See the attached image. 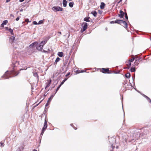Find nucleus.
Segmentation results:
<instances>
[{
	"label": "nucleus",
	"instance_id": "obj_1",
	"mask_svg": "<svg viewBox=\"0 0 151 151\" xmlns=\"http://www.w3.org/2000/svg\"><path fill=\"white\" fill-rule=\"evenodd\" d=\"M19 72L17 74L16 72L14 70H13L10 72H8L7 71L6 72L4 75L2 76V78H4L5 79H6L9 78L10 77L17 75Z\"/></svg>",
	"mask_w": 151,
	"mask_h": 151
},
{
	"label": "nucleus",
	"instance_id": "obj_2",
	"mask_svg": "<svg viewBox=\"0 0 151 151\" xmlns=\"http://www.w3.org/2000/svg\"><path fill=\"white\" fill-rule=\"evenodd\" d=\"M109 142H110L111 147L110 149L112 151L115 148V146L113 145V144L115 141V139L114 138H111L110 139H109Z\"/></svg>",
	"mask_w": 151,
	"mask_h": 151
},
{
	"label": "nucleus",
	"instance_id": "obj_3",
	"mask_svg": "<svg viewBox=\"0 0 151 151\" xmlns=\"http://www.w3.org/2000/svg\"><path fill=\"white\" fill-rule=\"evenodd\" d=\"M52 10L55 12H58L59 11H62L63 10L62 8L60 7V6H54L52 7Z\"/></svg>",
	"mask_w": 151,
	"mask_h": 151
},
{
	"label": "nucleus",
	"instance_id": "obj_4",
	"mask_svg": "<svg viewBox=\"0 0 151 151\" xmlns=\"http://www.w3.org/2000/svg\"><path fill=\"white\" fill-rule=\"evenodd\" d=\"M36 47L37 49L40 51L43 52L45 53L47 52V51H45L44 50H43L42 48L43 47H42L41 46L39 45L38 44L37 45H36Z\"/></svg>",
	"mask_w": 151,
	"mask_h": 151
},
{
	"label": "nucleus",
	"instance_id": "obj_5",
	"mask_svg": "<svg viewBox=\"0 0 151 151\" xmlns=\"http://www.w3.org/2000/svg\"><path fill=\"white\" fill-rule=\"evenodd\" d=\"M83 24H84V25L81 30V32H83L85 31L86 30L88 27L87 24L86 23L83 22Z\"/></svg>",
	"mask_w": 151,
	"mask_h": 151
},
{
	"label": "nucleus",
	"instance_id": "obj_6",
	"mask_svg": "<svg viewBox=\"0 0 151 151\" xmlns=\"http://www.w3.org/2000/svg\"><path fill=\"white\" fill-rule=\"evenodd\" d=\"M38 45V42H35L30 44L29 46V47L30 48H32L34 47L35 46L36 47V45Z\"/></svg>",
	"mask_w": 151,
	"mask_h": 151
},
{
	"label": "nucleus",
	"instance_id": "obj_7",
	"mask_svg": "<svg viewBox=\"0 0 151 151\" xmlns=\"http://www.w3.org/2000/svg\"><path fill=\"white\" fill-rule=\"evenodd\" d=\"M19 64V62L16 61H14L12 62V68L14 69V67L18 65Z\"/></svg>",
	"mask_w": 151,
	"mask_h": 151
},
{
	"label": "nucleus",
	"instance_id": "obj_8",
	"mask_svg": "<svg viewBox=\"0 0 151 151\" xmlns=\"http://www.w3.org/2000/svg\"><path fill=\"white\" fill-rule=\"evenodd\" d=\"M102 71H101V72L104 73H109V68H102Z\"/></svg>",
	"mask_w": 151,
	"mask_h": 151
},
{
	"label": "nucleus",
	"instance_id": "obj_9",
	"mask_svg": "<svg viewBox=\"0 0 151 151\" xmlns=\"http://www.w3.org/2000/svg\"><path fill=\"white\" fill-rule=\"evenodd\" d=\"M47 119L46 117H45V122L44 124V126L42 128V129L45 130L47 128Z\"/></svg>",
	"mask_w": 151,
	"mask_h": 151
},
{
	"label": "nucleus",
	"instance_id": "obj_10",
	"mask_svg": "<svg viewBox=\"0 0 151 151\" xmlns=\"http://www.w3.org/2000/svg\"><path fill=\"white\" fill-rule=\"evenodd\" d=\"M120 14H119V16L120 17V18H122L124 16V13L122 10L120 11Z\"/></svg>",
	"mask_w": 151,
	"mask_h": 151
},
{
	"label": "nucleus",
	"instance_id": "obj_11",
	"mask_svg": "<svg viewBox=\"0 0 151 151\" xmlns=\"http://www.w3.org/2000/svg\"><path fill=\"white\" fill-rule=\"evenodd\" d=\"M121 23L123 24L124 25L123 26L125 28H126L127 27V24L125 21L122 20V21H121Z\"/></svg>",
	"mask_w": 151,
	"mask_h": 151
},
{
	"label": "nucleus",
	"instance_id": "obj_12",
	"mask_svg": "<svg viewBox=\"0 0 151 151\" xmlns=\"http://www.w3.org/2000/svg\"><path fill=\"white\" fill-rule=\"evenodd\" d=\"M8 21L7 20H5L3 21V23L1 24V27H4V25H6L8 23Z\"/></svg>",
	"mask_w": 151,
	"mask_h": 151
},
{
	"label": "nucleus",
	"instance_id": "obj_13",
	"mask_svg": "<svg viewBox=\"0 0 151 151\" xmlns=\"http://www.w3.org/2000/svg\"><path fill=\"white\" fill-rule=\"evenodd\" d=\"M15 37H14L13 36H12L9 38V41L12 44V42H13V41L15 40Z\"/></svg>",
	"mask_w": 151,
	"mask_h": 151
},
{
	"label": "nucleus",
	"instance_id": "obj_14",
	"mask_svg": "<svg viewBox=\"0 0 151 151\" xmlns=\"http://www.w3.org/2000/svg\"><path fill=\"white\" fill-rule=\"evenodd\" d=\"M46 41H42L39 45L41 46L42 47H43V46L46 44Z\"/></svg>",
	"mask_w": 151,
	"mask_h": 151
},
{
	"label": "nucleus",
	"instance_id": "obj_15",
	"mask_svg": "<svg viewBox=\"0 0 151 151\" xmlns=\"http://www.w3.org/2000/svg\"><path fill=\"white\" fill-rule=\"evenodd\" d=\"M105 5V4L104 2H101V5L100 7L101 9H103Z\"/></svg>",
	"mask_w": 151,
	"mask_h": 151
},
{
	"label": "nucleus",
	"instance_id": "obj_16",
	"mask_svg": "<svg viewBox=\"0 0 151 151\" xmlns=\"http://www.w3.org/2000/svg\"><path fill=\"white\" fill-rule=\"evenodd\" d=\"M122 21V20L121 19H117L115 21V23L121 24V21Z\"/></svg>",
	"mask_w": 151,
	"mask_h": 151
},
{
	"label": "nucleus",
	"instance_id": "obj_17",
	"mask_svg": "<svg viewBox=\"0 0 151 151\" xmlns=\"http://www.w3.org/2000/svg\"><path fill=\"white\" fill-rule=\"evenodd\" d=\"M55 95V93H54V94L50 96V97L48 99V101L50 102Z\"/></svg>",
	"mask_w": 151,
	"mask_h": 151
},
{
	"label": "nucleus",
	"instance_id": "obj_18",
	"mask_svg": "<svg viewBox=\"0 0 151 151\" xmlns=\"http://www.w3.org/2000/svg\"><path fill=\"white\" fill-rule=\"evenodd\" d=\"M90 17H85L84 19V20L87 22H90V20H89Z\"/></svg>",
	"mask_w": 151,
	"mask_h": 151
},
{
	"label": "nucleus",
	"instance_id": "obj_19",
	"mask_svg": "<svg viewBox=\"0 0 151 151\" xmlns=\"http://www.w3.org/2000/svg\"><path fill=\"white\" fill-rule=\"evenodd\" d=\"M60 60V58H59V57L57 58L55 61V62L54 63V64L55 65Z\"/></svg>",
	"mask_w": 151,
	"mask_h": 151
},
{
	"label": "nucleus",
	"instance_id": "obj_20",
	"mask_svg": "<svg viewBox=\"0 0 151 151\" xmlns=\"http://www.w3.org/2000/svg\"><path fill=\"white\" fill-rule=\"evenodd\" d=\"M67 2L66 0L63 1V4L64 7H66L67 6Z\"/></svg>",
	"mask_w": 151,
	"mask_h": 151
},
{
	"label": "nucleus",
	"instance_id": "obj_21",
	"mask_svg": "<svg viewBox=\"0 0 151 151\" xmlns=\"http://www.w3.org/2000/svg\"><path fill=\"white\" fill-rule=\"evenodd\" d=\"M136 68L134 67L131 68L130 69V71L131 72H134L136 71Z\"/></svg>",
	"mask_w": 151,
	"mask_h": 151
},
{
	"label": "nucleus",
	"instance_id": "obj_22",
	"mask_svg": "<svg viewBox=\"0 0 151 151\" xmlns=\"http://www.w3.org/2000/svg\"><path fill=\"white\" fill-rule=\"evenodd\" d=\"M91 14L93 15L94 17H96L97 14V13L96 11H93L91 12Z\"/></svg>",
	"mask_w": 151,
	"mask_h": 151
},
{
	"label": "nucleus",
	"instance_id": "obj_23",
	"mask_svg": "<svg viewBox=\"0 0 151 151\" xmlns=\"http://www.w3.org/2000/svg\"><path fill=\"white\" fill-rule=\"evenodd\" d=\"M144 96L147 99L150 103H151V100L148 97L145 95H144Z\"/></svg>",
	"mask_w": 151,
	"mask_h": 151
},
{
	"label": "nucleus",
	"instance_id": "obj_24",
	"mask_svg": "<svg viewBox=\"0 0 151 151\" xmlns=\"http://www.w3.org/2000/svg\"><path fill=\"white\" fill-rule=\"evenodd\" d=\"M125 77L127 78H129L130 77V73H127L125 75Z\"/></svg>",
	"mask_w": 151,
	"mask_h": 151
},
{
	"label": "nucleus",
	"instance_id": "obj_25",
	"mask_svg": "<svg viewBox=\"0 0 151 151\" xmlns=\"http://www.w3.org/2000/svg\"><path fill=\"white\" fill-rule=\"evenodd\" d=\"M74 3L73 2H70L69 4V6L71 8L73 6Z\"/></svg>",
	"mask_w": 151,
	"mask_h": 151
},
{
	"label": "nucleus",
	"instance_id": "obj_26",
	"mask_svg": "<svg viewBox=\"0 0 151 151\" xmlns=\"http://www.w3.org/2000/svg\"><path fill=\"white\" fill-rule=\"evenodd\" d=\"M58 55L59 57H62L63 56V53L62 52H59Z\"/></svg>",
	"mask_w": 151,
	"mask_h": 151
},
{
	"label": "nucleus",
	"instance_id": "obj_27",
	"mask_svg": "<svg viewBox=\"0 0 151 151\" xmlns=\"http://www.w3.org/2000/svg\"><path fill=\"white\" fill-rule=\"evenodd\" d=\"M33 75L35 77H36L37 80H38L39 76H38V73H34Z\"/></svg>",
	"mask_w": 151,
	"mask_h": 151
},
{
	"label": "nucleus",
	"instance_id": "obj_28",
	"mask_svg": "<svg viewBox=\"0 0 151 151\" xmlns=\"http://www.w3.org/2000/svg\"><path fill=\"white\" fill-rule=\"evenodd\" d=\"M9 31L10 32L12 35H14L13 31L12 29L9 28Z\"/></svg>",
	"mask_w": 151,
	"mask_h": 151
},
{
	"label": "nucleus",
	"instance_id": "obj_29",
	"mask_svg": "<svg viewBox=\"0 0 151 151\" xmlns=\"http://www.w3.org/2000/svg\"><path fill=\"white\" fill-rule=\"evenodd\" d=\"M67 79L66 78H65L62 81L60 85L62 86L64 83L67 80Z\"/></svg>",
	"mask_w": 151,
	"mask_h": 151
},
{
	"label": "nucleus",
	"instance_id": "obj_30",
	"mask_svg": "<svg viewBox=\"0 0 151 151\" xmlns=\"http://www.w3.org/2000/svg\"><path fill=\"white\" fill-rule=\"evenodd\" d=\"M61 86L60 85L57 87V88L56 89V91H55V94L56 93H57V91H58V90H59V88H60V87H61Z\"/></svg>",
	"mask_w": 151,
	"mask_h": 151
},
{
	"label": "nucleus",
	"instance_id": "obj_31",
	"mask_svg": "<svg viewBox=\"0 0 151 151\" xmlns=\"http://www.w3.org/2000/svg\"><path fill=\"white\" fill-rule=\"evenodd\" d=\"M135 58H134L133 57L132 58V59H131L129 60V62H130V63L131 62H132L135 59Z\"/></svg>",
	"mask_w": 151,
	"mask_h": 151
},
{
	"label": "nucleus",
	"instance_id": "obj_32",
	"mask_svg": "<svg viewBox=\"0 0 151 151\" xmlns=\"http://www.w3.org/2000/svg\"><path fill=\"white\" fill-rule=\"evenodd\" d=\"M4 143L1 142H0V147H3L4 146Z\"/></svg>",
	"mask_w": 151,
	"mask_h": 151
},
{
	"label": "nucleus",
	"instance_id": "obj_33",
	"mask_svg": "<svg viewBox=\"0 0 151 151\" xmlns=\"http://www.w3.org/2000/svg\"><path fill=\"white\" fill-rule=\"evenodd\" d=\"M124 14L125 15V17L126 19L128 20V16H127V13L125 12Z\"/></svg>",
	"mask_w": 151,
	"mask_h": 151
},
{
	"label": "nucleus",
	"instance_id": "obj_34",
	"mask_svg": "<svg viewBox=\"0 0 151 151\" xmlns=\"http://www.w3.org/2000/svg\"><path fill=\"white\" fill-rule=\"evenodd\" d=\"M137 135L138 136V137L137 136V137L135 138V139H136H136H138L139 137V135H140V133H137Z\"/></svg>",
	"mask_w": 151,
	"mask_h": 151
},
{
	"label": "nucleus",
	"instance_id": "obj_35",
	"mask_svg": "<svg viewBox=\"0 0 151 151\" xmlns=\"http://www.w3.org/2000/svg\"><path fill=\"white\" fill-rule=\"evenodd\" d=\"M131 65V63L129 61L128 62V64H127V67H130Z\"/></svg>",
	"mask_w": 151,
	"mask_h": 151
},
{
	"label": "nucleus",
	"instance_id": "obj_36",
	"mask_svg": "<svg viewBox=\"0 0 151 151\" xmlns=\"http://www.w3.org/2000/svg\"><path fill=\"white\" fill-rule=\"evenodd\" d=\"M43 22V21L42 20H40L39 22L38 23V24H42Z\"/></svg>",
	"mask_w": 151,
	"mask_h": 151
},
{
	"label": "nucleus",
	"instance_id": "obj_37",
	"mask_svg": "<svg viewBox=\"0 0 151 151\" xmlns=\"http://www.w3.org/2000/svg\"><path fill=\"white\" fill-rule=\"evenodd\" d=\"M141 59V58H138V57H137L136 58L135 61L136 62L137 61H139Z\"/></svg>",
	"mask_w": 151,
	"mask_h": 151
},
{
	"label": "nucleus",
	"instance_id": "obj_38",
	"mask_svg": "<svg viewBox=\"0 0 151 151\" xmlns=\"http://www.w3.org/2000/svg\"><path fill=\"white\" fill-rule=\"evenodd\" d=\"M132 78L133 80V83H134V79H135V75H134V76H132Z\"/></svg>",
	"mask_w": 151,
	"mask_h": 151
},
{
	"label": "nucleus",
	"instance_id": "obj_39",
	"mask_svg": "<svg viewBox=\"0 0 151 151\" xmlns=\"http://www.w3.org/2000/svg\"><path fill=\"white\" fill-rule=\"evenodd\" d=\"M45 130L42 129V132L41 133V135H42L44 133Z\"/></svg>",
	"mask_w": 151,
	"mask_h": 151
},
{
	"label": "nucleus",
	"instance_id": "obj_40",
	"mask_svg": "<svg viewBox=\"0 0 151 151\" xmlns=\"http://www.w3.org/2000/svg\"><path fill=\"white\" fill-rule=\"evenodd\" d=\"M81 73V71L80 70H77L76 71V73Z\"/></svg>",
	"mask_w": 151,
	"mask_h": 151
},
{
	"label": "nucleus",
	"instance_id": "obj_41",
	"mask_svg": "<svg viewBox=\"0 0 151 151\" xmlns=\"http://www.w3.org/2000/svg\"><path fill=\"white\" fill-rule=\"evenodd\" d=\"M33 23L35 25H36V24H38V23H37V22L35 21H33Z\"/></svg>",
	"mask_w": 151,
	"mask_h": 151
},
{
	"label": "nucleus",
	"instance_id": "obj_42",
	"mask_svg": "<svg viewBox=\"0 0 151 151\" xmlns=\"http://www.w3.org/2000/svg\"><path fill=\"white\" fill-rule=\"evenodd\" d=\"M98 11H99V14H101L102 13V11L101 10H98Z\"/></svg>",
	"mask_w": 151,
	"mask_h": 151
},
{
	"label": "nucleus",
	"instance_id": "obj_43",
	"mask_svg": "<svg viewBox=\"0 0 151 151\" xmlns=\"http://www.w3.org/2000/svg\"><path fill=\"white\" fill-rule=\"evenodd\" d=\"M50 84H49L48 83L46 87L45 88H47L49 87L50 86Z\"/></svg>",
	"mask_w": 151,
	"mask_h": 151
},
{
	"label": "nucleus",
	"instance_id": "obj_44",
	"mask_svg": "<svg viewBox=\"0 0 151 151\" xmlns=\"http://www.w3.org/2000/svg\"><path fill=\"white\" fill-rule=\"evenodd\" d=\"M49 101H47V103L45 105V106H47L49 105Z\"/></svg>",
	"mask_w": 151,
	"mask_h": 151
},
{
	"label": "nucleus",
	"instance_id": "obj_45",
	"mask_svg": "<svg viewBox=\"0 0 151 151\" xmlns=\"http://www.w3.org/2000/svg\"><path fill=\"white\" fill-rule=\"evenodd\" d=\"M70 74V72L68 73L65 76L67 77Z\"/></svg>",
	"mask_w": 151,
	"mask_h": 151
},
{
	"label": "nucleus",
	"instance_id": "obj_46",
	"mask_svg": "<svg viewBox=\"0 0 151 151\" xmlns=\"http://www.w3.org/2000/svg\"><path fill=\"white\" fill-rule=\"evenodd\" d=\"M19 19V17H18L16 19V20L17 21H18Z\"/></svg>",
	"mask_w": 151,
	"mask_h": 151
},
{
	"label": "nucleus",
	"instance_id": "obj_47",
	"mask_svg": "<svg viewBox=\"0 0 151 151\" xmlns=\"http://www.w3.org/2000/svg\"><path fill=\"white\" fill-rule=\"evenodd\" d=\"M110 23L111 24H114L115 23V21H111L110 22Z\"/></svg>",
	"mask_w": 151,
	"mask_h": 151
},
{
	"label": "nucleus",
	"instance_id": "obj_48",
	"mask_svg": "<svg viewBox=\"0 0 151 151\" xmlns=\"http://www.w3.org/2000/svg\"><path fill=\"white\" fill-rule=\"evenodd\" d=\"M81 73H83V72H86V70H81Z\"/></svg>",
	"mask_w": 151,
	"mask_h": 151
},
{
	"label": "nucleus",
	"instance_id": "obj_49",
	"mask_svg": "<svg viewBox=\"0 0 151 151\" xmlns=\"http://www.w3.org/2000/svg\"><path fill=\"white\" fill-rule=\"evenodd\" d=\"M25 21L26 22H29V19H25Z\"/></svg>",
	"mask_w": 151,
	"mask_h": 151
},
{
	"label": "nucleus",
	"instance_id": "obj_50",
	"mask_svg": "<svg viewBox=\"0 0 151 151\" xmlns=\"http://www.w3.org/2000/svg\"><path fill=\"white\" fill-rule=\"evenodd\" d=\"M51 83V79H50L49 82H48V83L50 84Z\"/></svg>",
	"mask_w": 151,
	"mask_h": 151
},
{
	"label": "nucleus",
	"instance_id": "obj_51",
	"mask_svg": "<svg viewBox=\"0 0 151 151\" xmlns=\"http://www.w3.org/2000/svg\"><path fill=\"white\" fill-rule=\"evenodd\" d=\"M10 16L11 17H14L13 15V14H11L10 15Z\"/></svg>",
	"mask_w": 151,
	"mask_h": 151
},
{
	"label": "nucleus",
	"instance_id": "obj_52",
	"mask_svg": "<svg viewBox=\"0 0 151 151\" xmlns=\"http://www.w3.org/2000/svg\"><path fill=\"white\" fill-rule=\"evenodd\" d=\"M5 29H6V30H8V31H9V29L7 27H6Z\"/></svg>",
	"mask_w": 151,
	"mask_h": 151
},
{
	"label": "nucleus",
	"instance_id": "obj_53",
	"mask_svg": "<svg viewBox=\"0 0 151 151\" xmlns=\"http://www.w3.org/2000/svg\"><path fill=\"white\" fill-rule=\"evenodd\" d=\"M10 0H6V3H8V2H9Z\"/></svg>",
	"mask_w": 151,
	"mask_h": 151
},
{
	"label": "nucleus",
	"instance_id": "obj_54",
	"mask_svg": "<svg viewBox=\"0 0 151 151\" xmlns=\"http://www.w3.org/2000/svg\"><path fill=\"white\" fill-rule=\"evenodd\" d=\"M24 0H19V1L21 2H22Z\"/></svg>",
	"mask_w": 151,
	"mask_h": 151
},
{
	"label": "nucleus",
	"instance_id": "obj_55",
	"mask_svg": "<svg viewBox=\"0 0 151 151\" xmlns=\"http://www.w3.org/2000/svg\"><path fill=\"white\" fill-rule=\"evenodd\" d=\"M122 0H120L118 2V3H120L122 1Z\"/></svg>",
	"mask_w": 151,
	"mask_h": 151
},
{
	"label": "nucleus",
	"instance_id": "obj_56",
	"mask_svg": "<svg viewBox=\"0 0 151 151\" xmlns=\"http://www.w3.org/2000/svg\"><path fill=\"white\" fill-rule=\"evenodd\" d=\"M33 151H37V150H36L34 149L33 150Z\"/></svg>",
	"mask_w": 151,
	"mask_h": 151
},
{
	"label": "nucleus",
	"instance_id": "obj_57",
	"mask_svg": "<svg viewBox=\"0 0 151 151\" xmlns=\"http://www.w3.org/2000/svg\"><path fill=\"white\" fill-rule=\"evenodd\" d=\"M70 125H71V126L73 127V124H70Z\"/></svg>",
	"mask_w": 151,
	"mask_h": 151
},
{
	"label": "nucleus",
	"instance_id": "obj_58",
	"mask_svg": "<svg viewBox=\"0 0 151 151\" xmlns=\"http://www.w3.org/2000/svg\"><path fill=\"white\" fill-rule=\"evenodd\" d=\"M40 103H38V104H37L36 106H35H35H37V105L39 104Z\"/></svg>",
	"mask_w": 151,
	"mask_h": 151
},
{
	"label": "nucleus",
	"instance_id": "obj_59",
	"mask_svg": "<svg viewBox=\"0 0 151 151\" xmlns=\"http://www.w3.org/2000/svg\"><path fill=\"white\" fill-rule=\"evenodd\" d=\"M130 67H127V69H129V68H130Z\"/></svg>",
	"mask_w": 151,
	"mask_h": 151
},
{
	"label": "nucleus",
	"instance_id": "obj_60",
	"mask_svg": "<svg viewBox=\"0 0 151 151\" xmlns=\"http://www.w3.org/2000/svg\"><path fill=\"white\" fill-rule=\"evenodd\" d=\"M74 129H77L76 128H74Z\"/></svg>",
	"mask_w": 151,
	"mask_h": 151
},
{
	"label": "nucleus",
	"instance_id": "obj_61",
	"mask_svg": "<svg viewBox=\"0 0 151 151\" xmlns=\"http://www.w3.org/2000/svg\"><path fill=\"white\" fill-rule=\"evenodd\" d=\"M126 68H127V67H126V68H124V69H126Z\"/></svg>",
	"mask_w": 151,
	"mask_h": 151
},
{
	"label": "nucleus",
	"instance_id": "obj_62",
	"mask_svg": "<svg viewBox=\"0 0 151 151\" xmlns=\"http://www.w3.org/2000/svg\"><path fill=\"white\" fill-rule=\"evenodd\" d=\"M59 33L61 34V32H59Z\"/></svg>",
	"mask_w": 151,
	"mask_h": 151
},
{
	"label": "nucleus",
	"instance_id": "obj_63",
	"mask_svg": "<svg viewBox=\"0 0 151 151\" xmlns=\"http://www.w3.org/2000/svg\"><path fill=\"white\" fill-rule=\"evenodd\" d=\"M20 11H22V10H21Z\"/></svg>",
	"mask_w": 151,
	"mask_h": 151
},
{
	"label": "nucleus",
	"instance_id": "obj_64",
	"mask_svg": "<svg viewBox=\"0 0 151 151\" xmlns=\"http://www.w3.org/2000/svg\"><path fill=\"white\" fill-rule=\"evenodd\" d=\"M44 96H46V95L45 94Z\"/></svg>",
	"mask_w": 151,
	"mask_h": 151
}]
</instances>
